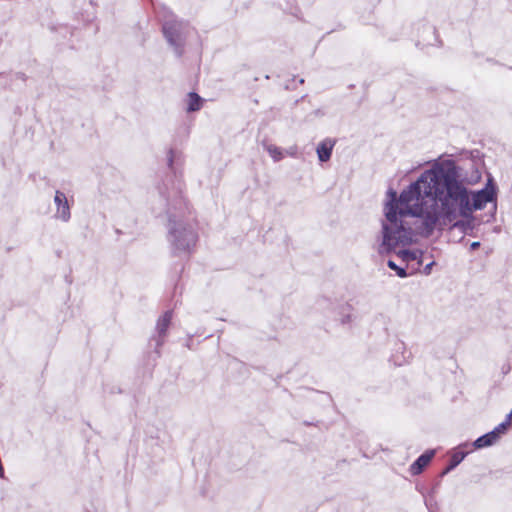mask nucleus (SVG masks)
Returning a JSON list of instances; mask_svg holds the SVG:
<instances>
[{"instance_id": "f257e3e1", "label": "nucleus", "mask_w": 512, "mask_h": 512, "mask_svg": "<svg viewBox=\"0 0 512 512\" xmlns=\"http://www.w3.org/2000/svg\"><path fill=\"white\" fill-rule=\"evenodd\" d=\"M382 223V240L378 253L389 254L399 246L413 241V230L405 218H419L421 234L430 236L435 230H443L456 220L470 218L474 211L483 210L488 203H496L497 187L489 177L484 188L473 191L461 179L460 168L452 160L435 163L419 178L405 188L400 195L388 191Z\"/></svg>"}, {"instance_id": "f03ea898", "label": "nucleus", "mask_w": 512, "mask_h": 512, "mask_svg": "<svg viewBox=\"0 0 512 512\" xmlns=\"http://www.w3.org/2000/svg\"><path fill=\"white\" fill-rule=\"evenodd\" d=\"M150 206L157 217H167V240L175 255H188L198 240L195 225L185 217L188 207L180 182H163L151 193Z\"/></svg>"}, {"instance_id": "7ed1b4c3", "label": "nucleus", "mask_w": 512, "mask_h": 512, "mask_svg": "<svg viewBox=\"0 0 512 512\" xmlns=\"http://www.w3.org/2000/svg\"><path fill=\"white\" fill-rule=\"evenodd\" d=\"M162 31L168 44L173 48L175 54L181 57L184 51L186 39L190 33L187 22L177 19L172 13L164 16Z\"/></svg>"}, {"instance_id": "20e7f679", "label": "nucleus", "mask_w": 512, "mask_h": 512, "mask_svg": "<svg viewBox=\"0 0 512 512\" xmlns=\"http://www.w3.org/2000/svg\"><path fill=\"white\" fill-rule=\"evenodd\" d=\"M172 320V311H166L157 321L156 333L157 336L153 337L151 341L155 342V349L158 350L164 343L167 330Z\"/></svg>"}, {"instance_id": "39448f33", "label": "nucleus", "mask_w": 512, "mask_h": 512, "mask_svg": "<svg viewBox=\"0 0 512 512\" xmlns=\"http://www.w3.org/2000/svg\"><path fill=\"white\" fill-rule=\"evenodd\" d=\"M54 203L56 205L55 218L63 222H68L71 218V213L66 195L61 191H56Z\"/></svg>"}, {"instance_id": "423d86ee", "label": "nucleus", "mask_w": 512, "mask_h": 512, "mask_svg": "<svg viewBox=\"0 0 512 512\" xmlns=\"http://www.w3.org/2000/svg\"><path fill=\"white\" fill-rule=\"evenodd\" d=\"M336 141L330 138L321 141L316 148V153L320 162L330 160Z\"/></svg>"}, {"instance_id": "0eeeda50", "label": "nucleus", "mask_w": 512, "mask_h": 512, "mask_svg": "<svg viewBox=\"0 0 512 512\" xmlns=\"http://www.w3.org/2000/svg\"><path fill=\"white\" fill-rule=\"evenodd\" d=\"M471 451L469 443H463L455 448L451 455L449 469L457 467Z\"/></svg>"}, {"instance_id": "6e6552de", "label": "nucleus", "mask_w": 512, "mask_h": 512, "mask_svg": "<svg viewBox=\"0 0 512 512\" xmlns=\"http://www.w3.org/2000/svg\"><path fill=\"white\" fill-rule=\"evenodd\" d=\"M435 455L434 450H428L424 452L422 455H420L414 463L410 467V471L412 475H418L420 474L423 469L429 464V462L432 460V458Z\"/></svg>"}, {"instance_id": "1a4fd4ad", "label": "nucleus", "mask_w": 512, "mask_h": 512, "mask_svg": "<svg viewBox=\"0 0 512 512\" xmlns=\"http://www.w3.org/2000/svg\"><path fill=\"white\" fill-rule=\"evenodd\" d=\"M497 441L498 440L496 439L495 434L490 431L477 438L472 444H470V448L473 447L474 449H482L492 446Z\"/></svg>"}, {"instance_id": "9d476101", "label": "nucleus", "mask_w": 512, "mask_h": 512, "mask_svg": "<svg viewBox=\"0 0 512 512\" xmlns=\"http://www.w3.org/2000/svg\"><path fill=\"white\" fill-rule=\"evenodd\" d=\"M262 145L274 162H279L284 158V151L280 147L268 142H263Z\"/></svg>"}, {"instance_id": "9b49d317", "label": "nucleus", "mask_w": 512, "mask_h": 512, "mask_svg": "<svg viewBox=\"0 0 512 512\" xmlns=\"http://www.w3.org/2000/svg\"><path fill=\"white\" fill-rule=\"evenodd\" d=\"M203 99L195 92H190L187 99V111L195 112L201 109Z\"/></svg>"}, {"instance_id": "f8f14e48", "label": "nucleus", "mask_w": 512, "mask_h": 512, "mask_svg": "<svg viewBox=\"0 0 512 512\" xmlns=\"http://www.w3.org/2000/svg\"><path fill=\"white\" fill-rule=\"evenodd\" d=\"M355 320V316L352 313V307L350 305H345L342 307V312L339 316V321L341 324L346 325L350 324Z\"/></svg>"}, {"instance_id": "ddd939ff", "label": "nucleus", "mask_w": 512, "mask_h": 512, "mask_svg": "<svg viewBox=\"0 0 512 512\" xmlns=\"http://www.w3.org/2000/svg\"><path fill=\"white\" fill-rule=\"evenodd\" d=\"M417 250H400L398 256L405 262L414 261L418 258Z\"/></svg>"}, {"instance_id": "4468645a", "label": "nucleus", "mask_w": 512, "mask_h": 512, "mask_svg": "<svg viewBox=\"0 0 512 512\" xmlns=\"http://www.w3.org/2000/svg\"><path fill=\"white\" fill-rule=\"evenodd\" d=\"M509 427V419H506L504 422L496 426L491 432L494 433L496 439L499 440L501 435L505 434Z\"/></svg>"}, {"instance_id": "2eb2a0df", "label": "nucleus", "mask_w": 512, "mask_h": 512, "mask_svg": "<svg viewBox=\"0 0 512 512\" xmlns=\"http://www.w3.org/2000/svg\"><path fill=\"white\" fill-rule=\"evenodd\" d=\"M387 265H388V267H389L391 270H393V271H395V272H396L397 276H399V277H401V278H405V277L407 276V272H406V270H405L404 268H402V267L398 266L394 261L389 260V261L387 262Z\"/></svg>"}, {"instance_id": "dca6fc26", "label": "nucleus", "mask_w": 512, "mask_h": 512, "mask_svg": "<svg viewBox=\"0 0 512 512\" xmlns=\"http://www.w3.org/2000/svg\"><path fill=\"white\" fill-rule=\"evenodd\" d=\"M287 154L291 157H296L297 155V147L296 146H292L290 148H288L287 150H285L284 154Z\"/></svg>"}, {"instance_id": "f3484780", "label": "nucleus", "mask_w": 512, "mask_h": 512, "mask_svg": "<svg viewBox=\"0 0 512 512\" xmlns=\"http://www.w3.org/2000/svg\"><path fill=\"white\" fill-rule=\"evenodd\" d=\"M481 178V174L476 171V175L472 177V179L468 180L467 181V184H474V183H477Z\"/></svg>"}, {"instance_id": "a211bd4d", "label": "nucleus", "mask_w": 512, "mask_h": 512, "mask_svg": "<svg viewBox=\"0 0 512 512\" xmlns=\"http://www.w3.org/2000/svg\"><path fill=\"white\" fill-rule=\"evenodd\" d=\"M174 151L173 150H170L169 153H168V165L170 168H172V164H173V160H174Z\"/></svg>"}, {"instance_id": "6ab92c4d", "label": "nucleus", "mask_w": 512, "mask_h": 512, "mask_svg": "<svg viewBox=\"0 0 512 512\" xmlns=\"http://www.w3.org/2000/svg\"><path fill=\"white\" fill-rule=\"evenodd\" d=\"M479 247H480V242H478V241L472 242V243L470 244V249H471V250H476V249H477V248H479Z\"/></svg>"}, {"instance_id": "aec40b11", "label": "nucleus", "mask_w": 512, "mask_h": 512, "mask_svg": "<svg viewBox=\"0 0 512 512\" xmlns=\"http://www.w3.org/2000/svg\"><path fill=\"white\" fill-rule=\"evenodd\" d=\"M506 419H509V425H511V420H512V411L507 415V418Z\"/></svg>"}, {"instance_id": "412c9836", "label": "nucleus", "mask_w": 512, "mask_h": 512, "mask_svg": "<svg viewBox=\"0 0 512 512\" xmlns=\"http://www.w3.org/2000/svg\"><path fill=\"white\" fill-rule=\"evenodd\" d=\"M452 469H449V466L444 470L443 474H446L448 473L449 471H451Z\"/></svg>"}]
</instances>
